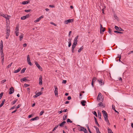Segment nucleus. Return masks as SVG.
<instances>
[{"label": "nucleus", "mask_w": 133, "mask_h": 133, "mask_svg": "<svg viewBox=\"0 0 133 133\" xmlns=\"http://www.w3.org/2000/svg\"><path fill=\"white\" fill-rule=\"evenodd\" d=\"M97 100H100L101 101H103V96H102L100 92L98 93L97 97Z\"/></svg>", "instance_id": "f257e3e1"}, {"label": "nucleus", "mask_w": 133, "mask_h": 133, "mask_svg": "<svg viewBox=\"0 0 133 133\" xmlns=\"http://www.w3.org/2000/svg\"><path fill=\"white\" fill-rule=\"evenodd\" d=\"M27 62L31 66L32 65V64L31 62V61L30 59V56L29 55H28L27 56Z\"/></svg>", "instance_id": "f03ea898"}, {"label": "nucleus", "mask_w": 133, "mask_h": 133, "mask_svg": "<svg viewBox=\"0 0 133 133\" xmlns=\"http://www.w3.org/2000/svg\"><path fill=\"white\" fill-rule=\"evenodd\" d=\"M78 36H77V37L75 38L74 40V43L73 44V45H76L77 44V43L78 42L77 39L78 38Z\"/></svg>", "instance_id": "7ed1b4c3"}, {"label": "nucleus", "mask_w": 133, "mask_h": 133, "mask_svg": "<svg viewBox=\"0 0 133 133\" xmlns=\"http://www.w3.org/2000/svg\"><path fill=\"white\" fill-rule=\"evenodd\" d=\"M74 21L73 19H69L68 20H65L64 22V23L65 24H67L68 23H71Z\"/></svg>", "instance_id": "20e7f679"}, {"label": "nucleus", "mask_w": 133, "mask_h": 133, "mask_svg": "<svg viewBox=\"0 0 133 133\" xmlns=\"http://www.w3.org/2000/svg\"><path fill=\"white\" fill-rule=\"evenodd\" d=\"M10 91L9 92V94L10 95L13 94L14 92V90L13 87H11L9 89Z\"/></svg>", "instance_id": "39448f33"}, {"label": "nucleus", "mask_w": 133, "mask_h": 133, "mask_svg": "<svg viewBox=\"0 0 133 133\" xmlns=\"http://www.w3.org/2000/svg\"><path fill=\"white\" fill-rule=\"evenodd\" d=\"M115 29L117 31H124V30L122 29L121 28H119L117 26H115Z\"/></svg>", "instance_id": "423d86ee"}, {"label": "nucleus", "mask_w": 133, "mask_h": 133, "mask_svg": "<svg viewBox=\"0 0 133 133\" xmlns=\"http://www.w3.org/2000/svg\"><path fill=\"white\" fill-rule=\"evenodd\" d=\"M35 64L36 65V66L38 68V69L40 70L41 71H42L43 70V69L38 64V62H36L35 63Z\"/></svg>", "instance_id": "0eeeda50"}, {"label": "nucleus", "mask_w": 133, "mask_h": 133, "mask_svg": "<svg viewBox=\"0 0 133 133\" xmlns=\"http://www.w3.org/2000/svg\"><path fill=\"white\" fill-rule=\"evenodd\" d=\"M39 84L40 85L42 84V77L41 75H40L39 78Z\"/></svg>", "instance_id": "6e6552de"}, {"label": "nucleus", "mask_w": 133, "mask_h": 133, "mask_svg": "<svg viewBox=\"0 0 133 133\" xmlns=\"http://www.w3.org/2000/svg\"><path fill=\"white\" fill-rule=\"evenodd\" d=\"M81 129L80 131H84L85 133H86L88 132L87 130L85 128L83 127H81Z\"/></svg>", "instance_id": "1a4fd4ad"}, {"label": "nucleus", "mask_w": 133, "mask_h": 133, "mask_svg": "<svg viewBox=\"0 0 133 133\" xmlns=\"http://www.w3.org/2000/svg\"><path fill=\"white\" fill-rule=\"evenodd\" d=\"M102 112L103 114V116L104 118L108 117V115L107 113L104 110L102 111Z\"/></svg>", "instance_id": "9d476101"}, {"label": "nucleus", "mask_w": 133, "mask_h": 133, "mask_svg": "<svg viewBox=\"0 0 133 133\" xmlns=\"http://www.w3.org/2000/svg\"><path fill=\"white\" fill-rule=\"evenodd\" d=\"M54 88H55V90L54 91V93L55 94V95L56 96H57L58 95V89L57 87L56 86H54Z\"/></svg>", "instance_id": "9b49d317"}, {"label": "nucleus", "mask_w": 133, "mask_h": 133, "mask_svg": "<svg viewBox=\"0 0 133 133\" xmlns=\"http://www.w3.org/2000/svg\"><path fill=\"white\" fill-rule=\"evenodd\" d=\"M1 57L2 59V63L3 64V63H4V55L3 54V51H2V53H1Z\"/></svg>", "instance_id": "f8f14e48"}, {"label": "nucleus", "mask_w": 133, "mask_h": 133, "mask_svg": "<svg viewBox=\"0 0 133 133\" xmlns=\"http://www.w3.org/2000/svg\"><path fill=\"white\" fill-rule=\"evenodd\" d=\"M44 17V16L43 15L41 16L40 17L38 18L37 19L35 20L34 21V22L35 23H36L37 22H38L42 18Z\"/></svg>", "instance_id": "ddd939ff"}, {"label": "nucleus", "mask_w": 133, "mask_h": 133, "mask_svg": "<svg viewBox=\"0 0 133 133\" xmlns=\"http://www.w3.org/2000/svg\"><path fill=\"white\" fill-rule=\"evenodd\" d=\"M42 93L41 92H39L36 94V95H34L33 97L34 98H36L38 96H39L40 95H41Z\"/></svg>", "instance_id": "4468645a"}, {"label": "nucleus", "mask_w": 133, "mask_h": 133, "mask_svg": "<svg viewBox=\"0 0 133 133\" xmlns=\"http://www.w3.org/2000/svg\"><path fill=\"white\" fill-rule=\"evenodd\" d=\"M5 31L6 32V34L7 35H10V30L9 29H5Z\"/></svg>", "instance_id": "2eb2a0df"}, {"label": "nucleus", "mask_w": 133, "mask_h": 133, "mask_svg": "<svg viewBox=\"0 0 133 133\" xmlns=\"http://www.w3.org/2000/svg\"><path fill=\"white\" fill-rule=\"evenodd\" d=\"M22 81L24 82L29 81V80L28 79H26V77H24L22 79H21V81L22 82Z\"/></svg>", "instance_id": "dca6fc26"}, {"label": "nucleus", "mask_w": 133, "mask_h": 133, "mask_svg": "<svg viewBox=\"0 0 133 133\" xmlns=\"http://www.w3.org/2000/svg\"><path fill=\"white\" fill-rule=\"evenodd\" d=\"M98 105L99 106L102 107V108H104L105 107V106L104 105H103V103L102 102H100L98 104Z\"/></svg>", "instance_id": "f3484780"}, {"label": "nucleus", "mask_w": 133, "mask_h": 133, "mask_svg": "<svg viewBox=\"0 0 133 133\" xmlns=\"http://www.w3.org/2000/svg\"><path fill=\"white\" fill-rule=\"evenodd\" d=\"M98 81L99 83V84L101 85H102L104 84V82L102 81L101 79L97 80Z\"/></svg>", "instance_id": "a211bd4d"}, {"label": "nucleus", "mask_w": 133, "mask_h": 133, "mask_svg": "<svg viewBox=\"0 0 133 133\" xmlns=\"http://www.w3.org/2000/svg\"><path fill=\"white\" fill-rule=\"evenodd\" d=\"M66 123V122L65 121H64L62 122V123L59 124V126L61 127H63L64 124L65 123Z\"/></svg>", "instance_id": "6ab92c4d"}, {"label": "nucleus", "mask_w": 133, "mask_h": 133, "mask_svg": "<svg viewBox=\"0 0 133 133\" xmlns=\"http://www.w3.org/2000/svg\"><path fill=\"white\" fill-rule=\"evenodd\" d=\"M29 1H24L22 2V4L23 5H25L29 3Z\"/></svg>", "instance_id": "aec40b11"}, {"label": "nucleus", "mask_w": 133, "mask_h": 133, "mask_svg": "<svg viewBox=\"0 0 133 133\" xmlns=\"http://www.w3.org/2000/svg\"><path fill=\"white\" fill-rule=\"evenodd\" d=\"M94 118L95 123L97 124V125L98 127H99L100 126L98 123L96 118L95 117H94Z\"/></svg>", "instance_id": "412c9836"}, {"label": "nucleus", "mask_w": 133, "mask_h": 133, "mask_svg": "<svg viewBox=\"0 0 133 133\" xmlns=\"http://www.w3.org/2000/svg\"><path fill=\"white\" fill-rule=\"evenodd\" d=\"M112 109L113 110H114L115 112H116L117 114H119V112L118 111H117L116 109H115V106L114 105H112Z\"/></svg>", "instance_id": "4be33fe9"}, {"label": "nucleus", "mask_w": 133, "mask_h": 133, "mask_svg": "<svg viewBox=\"0 0 133 133\" xmlns=\"http://www.w3.org/2000/svg\"><path fill=\"white\" fill-rule=\"evenodd\" d=\"M76 45H72L71 51L72 53H74V49L76 47Z\"/></svg>", "instance_id": "5701e85b"}, {"label": "nucleus", "mask_w": 133, "mask_h": 133, "mask_svg": "<svg viewBox=\"0 0 133 133\" xmlns=\"http://www.w3.org/2000/svg\"><path fill=\"white\" fill-rule=\"evenodd\" d=\"M21 68H19L18 69L14 71V73H17L21 70Z\"/></svg>", "instance_id": "b1692460"}, {"label": "nucleus", "mask_w": 133, "mask_h": 133, "mask_svg": "<svg viewBox=\"0 0 133 133\" xmlns=\"http://www.w3.org/2000/svg\"><path fill=\"white\" fill-rule=\"evenodd\" d=\"M86 102L84 100H83L81 102V104L83 106L85 105V103H86Z\"/></svg>", "instance_id": "393cba45"}, {"label": "nucleus", "mask_w": 133, "mask_h": 133, "mask_svg": "<svg viewBox=\"0 0 133 133\" xmlns=\"http://www.w3.org/2000/svg\"><path fill=\"white\" fill-rule=\"evenodd\" d=\"M105 30V28H103L102 29H100V32L101 34L103 33V32H104Z\"/></svg>", "instance_id": "a878e982"}, {"label": "nucleus", "mask_w": 133, "mask_h": 133, "mask_svg": "<svg viewBox=\"0 0 133 133\" xmlns=\"http://www.w3.org/2000/svg\"><path fill=\"white\" fill-rule=\"evenodd\" d=\"M5 101V99H3L2 101V102L1 105H0V108L2 107L3 105L4 104V102Z\"/></svg>", "instance_id": "bb28decb"}, {"label": "nucleus", "mask_w": 133, "mask_h": 133, "mask_svg": "<svg viewBox=\"0 0 133 133\" xmlns=\"http://www.w3.org/2000/svg\"><path fill=\"white\" fill-rule=\"evenodd\" d=\"M3 44L1 45L0 44V49H1V53H2V51H3Z\"/></svg>", "instance_id": "cd10ccee"}, {"label": "nucleus", "mask_w": 133, "mask_h": 133, "mask_svg": "<svg viewBox=\"0 0 133 133\" xmlns=\"http://www.w3.org/2000/svg\"><path fill=\"white\" fill-rule=\"evenodd\" d=\"M39 117H36L35 118H32L31 119V120L34 121L37 120L39 119Z\"/></svg>", "instance_id": "c85d7f7f"}, {"label": "nucleus", "mask_w": 133, "mask_h": 133, "mask_svg": "<svg viewBox=\"0 0 133 133\" xmlns=\"http://www.w3.org/2000/svg\"><path fill=\"white\" fill-rule=\"evenodd\" d=\"M23 37V34H22L20 36H19V41H21L22 40V39Z\"/></svg>", "instance_id": "c756f323"}, {"label": "nucleus", "mask_w": 133, "mask_h": 133, "mask_svg": "<svg viewBox=\"0 0 133 133\" xmlns=\"http://www.w3.org/2000/svg\"><path fill=\"white\" fill-rule=\"evenodd\" d=\"M108 133H113V132L112 131V130L111 129H109V128H108Z\"/></svg>", "instance_id": "7c9ffc66"}, {"label": "nucleus", "mask_w": 133, "mask_h": 133, "mask_svg": "<svg viewBox=\"0 0 133 133\" xmlns=\"http://www.w3.org/2000/svg\"><path fill=\"white\" fill-rule=\"evenodd\" d=\"M26 68H24L22 69L21 72V73L22 74L24 73L25 72V71L26 70Z\"/></svg>", "instance_id": "2f4dec72"}, {"label": "nucleus", "mask_w": 133, "mask_h": 133, "mask_svg": "<svg viewBox=\"0 0 133 133\" xmlns=\"http://www.w3.org/2000/svg\"><path fill=\"white\" fill-rule=\"evenodd\" d=\"M16 31L15 32H18L19 31V27L18 25H17L16 26V28L15 29Z\"/></svg>", "instance_id": "473e14b6"}, {"label": "nucleus", "mask_w": 133, "mask_h": 133, "mask_svg": "<svg viewBox=\"0 0 133 133\" xmlns=\"http://www.w3.org/2000/svg\"><path fill=\"white\" fill-rule=\"evenodd\" d=\"M3 16L5 18L6 20H9V18L8 17L10 16L8 15V16H7V17H6V16L5 15H3Z\"/></svg>", "instance_id": "72a5a7b5"}, {"label": "nucleus", "mask_w": 133, "mask_h": 133, "mask_svg": "<svg viewBox=\"0 0 133 133\" xmlns=\"http://www.w3.org/2000/svg\"><path fill=\"white\" fill-rule=\"evenodd\" d=\"M83 46H82L78 50V52H80L83 49Z\"/></svg>", "instance_id": "f704fd0d"}, {"label": "nucleus", "mask_w": 133, "mask_h": 133, "mask_svg": "<svg viewBox=\"0 0 133 133\" xmlns=\"http://www.w3.org/2000/svg\"><path fill=\"white\" fill-rule=\"evenodd\" d=\"M17 101V99H16L14 101H13L12 102H11V104L12 105L14 104H15L16 103V102Z\"/></svg>", "instance_id": "c9c22d12"}, {"label": "nucleus", "mask_w": 133, "mask_h": 133, "mask_svg": "<svg viewBox=\"0 0 133 133\" xmlns=\"http://www.w3.org/2000/svg\"><path fill=\"white\" fill-rule=\"evenodd\" d=\"M67 118V116L66 115H64V116L63 117V119L64 121Z\"/></svg>", "instance_id": "e433bc0d"}, {"label": "nucleus", "mask_w": 133, "mask_h": 133, "mask_svg": "<svg viewBox=\"0 0 133 133\" xmlns=\"http://www.w3.org/2000/svg\"><path fill=\"white\" fill-rule=\"evenodd\" d=\"M12 63H11L6 68H10L11 65H12Z\"/></svg>", "instance_id": "4c0bfd02"}, {"label": "nucleus", "mask_w": 133, "mask_h": 133, "mask_svg": "<svg viewBox=\"0 0 133 133\" xmlns=\"http://www.w3.org/2000/svg\"><path fill=\"white\" fill-rule=\"evenodd\" d=\"M59 125H57L55 127L54 129L52 130V131H54L58 127Z\"/></svg>", "instance_id": "58836bf2"}, {"label": "nucleus", "mask_w": 133, "mask_h": 133, "mask_svg": "<svg viewBox=\"0 0 133 133\" xmlns=\"http://www.w3.org/2000/svg\"><path fill=\"white\" fill-rule=\"evenodd\" d=\"M114 32L115 33H119V34H122L123 32H121L120 31H114Z\"/></svg>", "instance_id": "ea45409f"}, {"label": "nucleus", "mask_w": 133, "mask_h": 133, "mask_svg": "<svg viewBox=\"0 0 133 133\" xmlns=\"http://www.w3.org/2000/svg\"><path fill=\"white\" fill-rule=\"evenodd\" d=\"M21 19L22 20H24L26 19V16L25 17V16H23L21 17Z\"/></svg>", "instance_id": "a19ab883"}, {"label": "nucleus", "mask_w": 133, "mask_h": 133, "mask_svg": "<svg viewBox=\"0 0 133 133\" xmlns=\"http://www.w3.org/2000/svg\"><path fill=\"white\" fill-rule=\"evenodd\" d=\"M97 133H100V132L99 131V129L98 128H97L96 129Z\"/></svg>", "instance_id": "79ce46f5"}, {"label": "nucleus", "mask_w": 133, "mask_h": 133, "mask_svg": "<svg viewBox=\"0 0 133 133\" xmlns=\"http://www.w3.org/2000/svg\"><path fill=\"white\" fill-rule=\"evenodd\" d=\"M96 80V78L95 77H94L93 78L92 80V82H94Z\"/></svg>", "instance_id": "37998d69"}, {"label": "nucleus", "mask_w": 133, "mask_h": 133, "mask_svg": "<svg viewBox=\"0 0 133 133\" xmlns=\"http://www.w3.org/2000/svg\"><path fill=\"white\" fill-rule=\"evenodd\" d=\"M6 79H4L3 80H2V81H1V84L3 83H4V82H6Z\"/></svg>", "instance_id": "c03bdc74"}, {"label": "nucleus", "mask_w": 133, "mask_h": 133, "mask_svg": "<svg viewBox=\"0 0 133 133\" xmlns=\"http://www.w3.org/2000/svg\"><path fill=\"white\" fill-rule=\"evenodd\" d=\"M98 115L99 117V118L100 119H101V113H98Z\"/></svg>", "instance_id": "a18cd8bd"}, {"label": "nucleus", "mask_w": 133, "mask_h": 133, "mask_svg": "<svg viewBox=\"0 0 133 133\" xmlns=\"http://www.w3.org/2000/svg\"><path fill=\"white\" fill-rule=\"evenodd\" d=\"M108 32L110 34H111V30L110 28H109Z\"/></svg>", "instance_id": "49530a36"}, {"label": "nucleus", "mask_w": 133, "mask_h": 133, "mask_svg": "<svg viewBox=\"0 0 133 133\" xmlns=\"http://www.w3.org/2000/svg\"><path fill=\"white\" fill-rule=\"evenodd\" d=\"M31 10V9L29 10H25V11L26 12H30Z\"/></svg>", "instance_id": "de8ad7c7"}, {"label": "nucleus", "mask_w": 133, "mask_h": 133, "mask_svg": "<svg viewBox=\"0 0 133 133\" xmlns=\"http://www.w3.org/2000/svg\"><path fill=\"white\" fill-rule=\"evenodd\" d=\"M67 122L72 123V121L69 118L68 119Z\"/></svg>", "instance_id": "09e8293b"}, {"label": "nucleus", "mask_w": 133, "mask_h": 133, "mask_svg": "<svg viewBox=\"0 0 133 133\" xmlns=\"http://www.w3.org/2000/svg\"><path fill=\"white\" fill-rule=\"evenodd\" d=\"M93 114L95 115L96 117H97V115L96 112L95 111H94L93 112Z\"/></svg>", "instance_id": "8fccbe9b"}, {"label": "nucleus", "mask_w": 133, "mask_h": 133, "mask_svg": "<svg viewBox=\"0 0 133 133\" xmlns=\"http://www.w3.org/2000/svg\"><path fill=\"white\" fill-rule=\"evenodd\" d=\"M3 93V92H2L0 94V99H1L2 97V96Z\"/></svg>", "instance_id": "3c124183"}, {"label": "nucleus", "mask_w": 133, "mask_h": 133, "mask_svg": "<svg viewBox=\"0 0 133 133\" xmlns=\"http://www.w3.org/2000/svg\"><path fill=\"white\" fill-rule=\"evenodd\" d=\"M105 119V121L107 122H108L109 121V120L108 119V117L104 118Z\"/></svg>", "instance_id": "603ef678"}, {"label": "nucleus", "mask_w": 133, "mask_h": 133, "mask_svg": "<svg viewBox=\"0 0 133 133\" xmlns=\"http://www.w3.org/2000/svg\"><path fill=\"white\" fill-rule=\"evenodd\" d=\"M44 111H41L40 112V114H39L40 115V116L42 115V114H43L44 113Z\"/></svg>", "instance_id": "864d4df0"}, {"label": "nucleus", "mask_w": 133, "mask_h": 133, "mask_svg": "<svg viewBox=\"0 0 133 133\" xmlns=\"http://www.w3.org/2000/svg\"><path fill=\"white\" fill-rule=\"evenodd\" d=\"M66 83V80H63L62 83L64 84H65Z\"/></svg>", "instance_id": "5fc2aeb1"}, {"label": "nucleus", "mask_w": 133, "mask_h": 133, "mask_svg": "<svg viewBox=\"0 0 133 133\" xmlns=\"http://www.w3.org/2000/svg\"><path fill=\"white\" fill-rule=\"evenodd\" d=\"M71 42H68V46L69 47H70L71 46Z\"/></svg>", "instance_id": "6e6d98bb"}, {"label": "nucleus", "mask_w": 133, "mask_h": 133, "mask_svg": "<svg viewBox=\"0 0 133 133\" xmlns=\"http://www.w3.org/2000/svg\"><path fill=\"white\" fill-rule=\"evenodd\" d=\"M24 86L26 87H28L29 86V85L27 84H25Z\"/></svg>", "instance_id": "4d7b16f0"}, {"label": "nucleus", "mask_w": 133, "mask_h": 133, "mask_svg": "<svg viewBox=\"0 0 133 133\" xmlns=\"http://www.w3.org/2000/svg\"><path fill=\"white\" fill-rule=\"evenodd\" d=\"M21 106V105L20 104H19L16 107V109H18V108H19Z\"/></svg>", "instance_id": "13d9d810"}, {"label": "nucleus", "mask_w": 133, "mask_h": 133, "mask_svg": "<svg viewBox=\"0 0 133 133\" xmlns=\"http://www.w3.org/2000/svg\"><path fill=\"white\" fill-rule=\"evenodd\" d=\"M15 33H16V36H17L18 35V32H15Z\"/></svg>", "instance_id": "bf43d9fd"}, {"label": "nucleus", "mask_w": 133, "mask_h": 133, "mask_svg": "<svg viewBox=\"0 0 133 133\" xmlns=\"http://www.w3.org/2000/svg\"><path fill=\"white\" fill-rule=\"evenodd\" d=\"M68 111V109H64L63 111V112H66Z\"/></svg>", "instance_id": "052dcab7"}, {"label": "nucleus", "mask_w": 133, "mask_h": 133, "mask_svg": "<svg viewBox=\"0 0 133 133\" xmlns=\"http://www.w3.org/2000/svg\"><path fill=\"white\" fill-rule=\"evenodd\" d=\"M71 31H70L69 32L68 35L69 37H70V35H71Z\"/></svg>", "instance_id": "680f3d73"}, {"label": "nucleus", "mask_w": 133, "mask_h": 133, "mask_svg": "<svg viewBox=\"0 0 133 133\" xmlns=\"http://www.w3.org/2000/svg\"><path fill=\"white\" fill-rule=\"evenodd\" d=\"M71 99V97L70 96H68L67 98V99L68 100H70Z\"/></svg>", "instance_id": "e2e57ef3"}, {"label": "nucleus", "mask_w": 133, "mask_h": 133, "mask_svg": "<svg viewBox=\"0 0 133 133\" xmlns=\"http://www.w3.org/2000/svg\"><path fill=\"white\" fill-rule=\"evenodd\" d=\"M27 45V44L26 43L24 44L23 45V46L24 47H26Z\"/></svg>", "instance_id": "0e129e2a"}, {"label": "nucleus", "mask_w": 133, "mask_h": 133, "mask_svg": "<svg viewBox=\"0 0 133 133\" xmlns=\"http://www.w3.org/2000/svg\"><path fill=\"white\" fill-rule=\"evenodd\" d=\"M71 39H72L71 38H69L68 39L69 42H71Z\"/></svg>", "instance_id": "69168bd1"}, {"label": "nucleus", "mask_w": 133, "mask_h": 133, "mask_svg": "<svg viewBox=\"0 0 133 133\" xmlns=\"http://www.w3.org/2000/svg\"><path fill=\"white\" fill-rule=\"evenodd\" d=\"M69 103V101H65V104H67Z\"/></svg>", "instance_id": "338daca9"}, {"label": "nucleus", "mask_w": 133, "mask_h": 133, "mask_svg": "<svg viewBox=\"0 0 133 133\" xmlns=\"http://www.w3.org/2000/svg\"><path fill=\"white\" fill-rule=\"evenodd\" d=\"M49 6L50 7H51V8H54V5H50Z\"/></svg>", "instance_id": "774afa93"}]
</instances>
